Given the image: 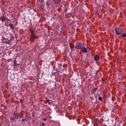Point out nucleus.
I'll return each mask as SVG.
<instances>
[{"instance_id":"6","label":"nucleus","mask_w":126,"mask_h":126,"mask_svg":"<svg viewBox=\"0 0 126 126\" xmlns=\"http://www.w3.org/2000/svg\"><path fill=\"white\" fill-rule=\"evenodd\" d=\"M53 2L55 4L58 5L60 4L61 3V0H52Z\"/></svg>"},{"instance_id":"2","label":"nucleus","mask_w":126,"mask_h":126,"mask_svg":"<svg viewBox=\"0 0 126 126\" xmlns=\"http://www.w3.org/2000/svg\"><path fill=\"white\" fill-rule=\"evenodd\" d=\"M31 35L30 36V40L32 42H33L36 39H38V37L35 35L34 34V31L32 30H31Z\"/></svg>"},{"instance_id":"10","label":"nucleus","mask_w":126,"mask_h":126,"mask_svg":"<svg viewBox=\"0 0 126 126\" xmlns=\"http://www.w3.org/2000/svg\"><path fill=\"white\" fill-rule=\"evenodd\" d=\"M94 126H101V125L100 123H95Z\"/></svg>"},{"instance_id":"5","label":"nucleus","mask_w":126,"mask_h":126,"mask_svg":"<svg viewBox=\"0 0 126 126\" xmlns=\"http://www.w3.org/2000/svg\"><path fill=\"white\" fill-rule=\"evenodd\" d=\"M12 38V36H11V38H7V39H5V40L6 41L5 42L7 44H10V42L11 41V38Z\"/></svg>"},{"instance_id":"17","label":"nucleus","mask_w":126,"mask_h":126,"mask_svg":"<svg viewBox=\"0 0 126 126\" xmlns=\"http://www.w3.org/2000/svg\"><path fill=\"white\" fill-rule=\"evenodd\" d=\"M122 37L123 38L126 37V34L123 33L122 34Z\"/></svg>"},{"instance_id":"16","label":"nucleus","mask_w":126,"mask_h":126,"mask_svg":"<svg viewBox=\"0 0 126 126\" xmlns=\"http://www.w3.org/2000/svg\"><path fill=\"white\" fill-rule=\"evenodd\" d=\"M46 4L47 6H49L50 5V3L49 2L47 1V2Z\"/></svg>"},{"instance_id":"19","label":"nucleus","mask_w":126,"mask_h":126,"mask_svg":"<svg viewBox=\"0 0 126 126\" xmlns=\"http://www.w3.org/2000/svg\"><path fill=\"white\" fill-rule=\"evenodd\" d=\"M98 99L100 101H101L102 100V98L101 97H98Z\"/></svg>"},{"instance_id":"22","label":"nucleus","mask_w":126,"mask_h":126,"mask_svg":"<svg viewBox=\"0 0 126 126\" xmlns=\"http://www.w3.org/2000/svg\"><path fill=\"white\" fill-rule=\"evenodd\" d=\"M42 126H45V124L44 123H42Z\"/></svg>"},{"instance_id":"1","label":"nucleus","mask_w":126,"mask_h":126,"mask_svg":"<svg viewBox=\"0 0 126 126\" xmlns=\"http://www.w3.org/2000/svg\"><path fill=\"white\" fill-rule=\"evenodd\" d=\"M13 116L15 118L18 119L19 118H22L23 117V115L20 112H18L17 111H15L13 114Z\"/></svg>"},{"instance_id":"4","label":"nucleus","mask_w":126,"mask_h":126,"mask_svg":"<svg viewBox=\"0 0 126 126\" xmlns=\"http://www.w3.org/2000/svg\"><path fill=\"white\" fill-rule=\"evenodd\" d=\"M82 45L80 42H78L76 44V46L75 47L76 48L78 49H81L82 48Z\"/></svg>"},{"instance_id":"18","label":"nucleus","mask_w":126,"mask_h":126,"mask_svg":"<svg viewBox=\"0 0 126 126\" xmlns=\"http://www.w3.org/2000/svg\"><path fill=\"white\" fill-rule=\"evenodd\" d=\"M97 90V89L94 88L93 90V92L94 93Z\"/></svg>"},{"instance_id":"21","label":"nucleus","mask_w":126,"mask_h":126,"mask_svg":"<svg viewBox=\"0 0 126 126\" xmlns=\"http://www.w3.org/2000/svg\"><path fill=\"white\" fill-rule=\"evenodd\" d=\"M22 121H26L27 120H25V119H22Z\"/></svg>"},{"instance_id":"7","label":"nucleus","mask_w":126,"mask_h":126,"mask_svg":"<svg viewBox=\"0 0 126 126\" xmlns=\"http://www.w3.org/2000/svg\"><path fill=\"white\" fill-rule=\"evenodd\" d=\"M1 21L3 22H4L6 21H7L9 20L6 17L4 16H1Z\"/></svg>"},{"instance_id":"25","label":"nucleus","mask_w":126,"mask_h":126,"mask_svg":"<svg viewBox=\"0 0 126 126\" xmlns=\"http://www.w3.org/2000/svg\"><path fill=\"white\" fill-rule=\"evenodd\" d=\"M41 1H42V2H43V1H44V0H41Z\"/></svg>"},{"instance_id":"11","label":"nucleus","mask_w":126,"mask_h":126,"mask_svg":"<svg viewBox=\"0 0 126 126\" xmlns=\"http://www.w3.org/2000/svg\"><path fill=\"white\" fill-rule=\"evenodd\" d=\"M69 44L70 48L71 49H73V48H74V46L73 44H71V43H69Z\"/></svg>"},{"instance_id":"20","label":"nucleus","mask_w":126,"mask_h":126,"mask_svg":"<svg viewBox=\"0 0 126 126\" xmlns=\"http://www.w3.org/2000/svg\"><path fill=\"white\" fill-rule=\"evenodd\" d=\"M49 99H47L46 101L47 102V103L48 102V103L49 104V103H50V102H49Z\"/></svg>"},{"instance_id":"27","label":"nucleus","mask_w":126,"mask_h":126,"mask_svg":"<svg viewBox=\"0 0 126 126\" xmlns=\"http://www.w3.org/2000/svg\"><path fill=\"white\" fill-rule=\"evenodd\" d=\"M14 38H12V40H13V39Z\"/></svg>"},{"instance_id":"8","label":"nucleus","mask_w":126,"mask_h":126,"mask_svg":"<svg viewBox=\"0 0 126 126\" xmlns=\"http://www.w3.org/2000/svg\"><path fill=\"white\" fill-rule=\"evenodd\" d=\"M81 50L84 53H86L87 52V50L86 48L85 47H82V48H81Z\"/></svg>"},{"instance_id":"15","label":"nucleus","mask_w":126,"mask_h":126,"mask_svg":"<svg viewBox=\"0 0 126 126\" xmlns=\"http://www.w3.org/2000/svg\"><path fill=\"white\" fill-rule=\"evenodd\" d=\"M94 121L95 122V123H97V122L100 123L99 120L97 119H95Z\"/></svg>"},{"instance_id":"23","label":"nucleus","mask_w":126,"mask_h":126,"mask_svg":"<svg viewBox=\"0 0 126 126\" xmlns=\"http://www.w3.org/2000/svg\"><path fill=\"white\" fill-rule=\"evenodd\" d=\"M47 119L45 118L43 119V120L45 121H46Z\"/></svg>"},{"instance_id":"9","label":"nucleus","mask_w":126,"mask_h":126,"mask_svg":"<svg viewBox=\"0 0 126 126\" xmlns=\"http://www.w3.org/2000/svg\"><path fill=\"white\" fill-rule=\"evenodd\" d=\"M94 59L95 61H97L99 59V57L97 55H96L94 57Z\"/></svg>"},{"instance_id":"14","label":"nucleus","mask_w":126,"mask_h":126,"mask_svg":"<svg viewBox=\"0 0 126 126\" xmlns=\"http://www.w3.org/2000/svg\"><path fill=\"white\" fill-rule=\"evenodd\" d=\"M16 61H14V65L15 66H16L18 65H19V64H17V63H16Z\"/></svg>"},{"instance_id":"3","label":"nucleus","mask_w":126,"mask_h":126,"mask_svg":"<svg viewBox=\"0 0 126 126\" xmlns=\"http://www.w3.org/2000/svg\"><path fill=\"white\" fill-rule=\"evenodd\" d=\"M116 34L117 35H120L121 34L123 31V29L121 28L116 27L115 29Z\"/></svg>"},{"instance_id":"26","label":"nucleus","mask_w":126,"mask_h":126,"mask_svg":"<svg viewBox=\"0 0 126 126\" xmlns=\"http://www.w3.org/2000/svg\"><path fill=\"white\" fill-rule=\"evenodd\" d=\"M51 116H50V119H51Z\"/></svg>"},{"instance_id":"12","label":"nucleus","mask_w":126,"mask_h":126,"mask_svg":"<svg viewBox=\"0 0 126 126\" xmlns=\"http://www.w3.org/2000/svg\"><path fill=\"white\" fill-rule=\"evenodd\" d=\"M9 26L12 30H14V27L13 24L12 23H10L9 25Z\"/></svg>"},{"instance_id":"13","label":"nucleus","mask_w":126,"mask_h":126,"mask_svg":"<svg viewBox=\"0 0 126 126\" xmlns=\"http://www.w3.org/2000/svg\"><path fill=\"white\" fill-rule=\"evenodd\" d=\"M15 118L14 117H11L10 118V119L11 121H12V122H13L15 120Z\"/></svg>"},{"instance_id":"24","label":"nucleus","mask_w":126,"mask_h":126,"mask_svg":"<svg viewBox=\"0 0 126 126\" xmlns=\"http://www.w3.org/2000/svg\"><path fill=\"white\" fill-rule=\"evenodd\" d=\"M67 11V10L66 9H65V12H66Z\"/></svg>"}]
</instances>
